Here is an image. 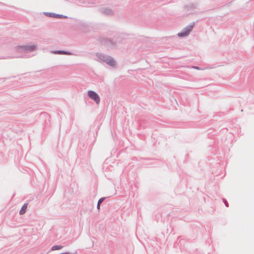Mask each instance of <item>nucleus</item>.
I'll use <instances>...</instances> for the list:
<instances>
[{"label":"nucleus","mask_w":254,"mask_h":254,"mask_svg":"<svg viewBox=\"0 0 254 254\" xmlns=\"http://www.w3.org/2000/svg\"><path fill=\"white\" fill-rule=\"evenodd\" d=\"M96 56L98 59V61H102L111 66L116 65V61L111 57L102 53H96Z\"/></svg>","instance_id":"1"},{"label":"nucleus","mask_w":254,"mask_h":254,"mask_svg":"<svg viewBox=\"0 0 254 254\" xmlns=\"http://www.w3.org/2000/svg\"><path fill=\"white\" fill-rule=\"evenodd\" d=\"M194 24L195 23L193 22L191 24L184 27L180 32L178 33V37L183 38L188 36L194 27Z\"/></svg>","instance_id":"2"},{"label":"nucleus","mask_w":254,"mask_h":254,"mask_svg":"<svg viewBox=\"0 0 254 254\" xmlns=\"http://www.w3.org/2000/svg\"><path fill=\"white\" fill-rule=\"evenodd\" d=\"M99 40L100 43L106 46H115L116 45L117 43L120 42L119 40H113L110 38H106V37H101L99 38Z\"/></svg>","instance_id":"3"},{"label":"nucleus","mask_w":254,"mask_h":254,"mask_svg":"<svg viewBox=\"0 0 254 254\" xmlns=\"http://www.w3.org/2000/svg\"><path fill=\"white\" fill-rule=\"evenodd\" d=\"M36 45H25L17 46V51L18 52H28L34 51L37 48Z\"/></svg>","instance_id":"4"},{"label":"nucleus","mask_w":254,"mask_h":254,"mask_svg":"<svg viewBox=\"0 0 254 254\" xmlns=\"http://www.w3.org/2000/svg\"><path fill=\"white\" fill-rule=\"evenodd\" d=\"M88 96L93 100L97 104H99L100 102V98L98 94L95 91L89 90L87 92Z\"/></svg>","instance_id":"5"},{"label":"nucleus","mask_w":254,"mask_h":254,"mask_svg":"<svg viewBox=\"0 0 254 254\" xmlns=\"http://www.w3.org/2000/svg\"><path fill=\"white\" fill-rule=\"evenodd\" d=\"M99 11L102 14L108 16L113 15L114 14V12L112 9L107 7H101L99 9Z\"/></svg>","instance_id":"6"},{"label":"nucleus","mask_w":254,"mask_h":254,"mask_svg":"<svg viewBox=\"0 0 254 254\" xmlns=\"http://www.w3.org/2000/svg\"><path fill=\"white\" fill-rule=\"evenodd\" d=\"M44 14L50 17H53L56 18H67V16L62 14H57L53 12H45Z\"/></svg>","instance_id":"7"},{"label":"nucleus","mask_w":254,"mask_h":254,"mask_svg":"<svg viewBox=\"0 0 254 254\" xmlns=\"http://www.w3.org/2000/svg\"><path fill=\"white\" fill-rule=\"evenodd\" d=\"M51 53L57 55H73L72 52L64 51V50H55L51 51Z\"/></svg>","instance_id":"8"},{"label":"nucleus","mask_w":254,"mask_h":254,"mask_svg":"<svg viewBox=\"0 0 254 254\" xmlns=\"http://www.w3.org/2000/svg\"><path fill=\"white\" fill-rule=\"evenodd\" d=\"M27 206H28V203H25V204H24V205H23L21 209L19 211L20 215H23L26 212Z\"/></svg>","instance_id":"9"},{"label":"nucleus","mask_w":254,"mask_h":254,"mask_svg":"<svg viewBox=\"0 0 254 254\" xmlns=\"http://www.w3.org/2000/svg\"><path fill=\"white\" fill-rule=\"evenodd\" d=\"M106 199V197H101V198H100L99 199V200L98 201V202H97V209L99 210L100 208V205L101 204V203Z\"/></svg>","instance_id":"10"},{"label":"nucleus","mask_w":254,"mask_h":254,"mask_svg":"<svg viewBox=\"0 0 254 254\" xmlns=\"http://www.w3.org/2000/svg\"><path fill=\"white\" fill-rule=\"evenodd\" d=\"M64 248L63 246L62 245H55L52 247L51 250L52 251H56V250H59Z\"/></svg>","instance_id":"11"},{"label":"nucleus","mask_w":254,"mask_h":254,"mask_svg":"<svg viewBox=\"0 0 254 254\" xmlns=\"http://www.w3.org/2000/svg\"><path fill=\"white\" fill-rule=\"evenodd\" d=\"M186 7L188 9H194L196 7V5L195 4L191 3L186 6Z\"/></svg>","instance_id":"12"},{"label":"nucleus","mask_w":254,"mask_h":254,"mask_svg":"<svg viewBox=\"0 0 254 254\" xmlns=\"http://www.w3.org/2000/svg\"><path fill=\"white\" fill-rule=\"evenodd\" d=\"M218 66L219 65H208V66H207L206 67H205V68L206 69H212V68H215Z\"/></svg>","instance_id":"13"},{"label":"nucleus","mask_w":254,"mask_h":254,"mask_svg":"<svg viewBox=\"0 0 254 254\" xmlns=\"http://www.w3.org/2000/svg\"><path fill=\"white\" fill-rule=\"evenodd\" d=\"M223 202L225 204V205L227 207H229V204H228V203L227 201V200L225 199V198H223Z\"/></svg>","instance_id":"14"},{"label":"nucleus","mask_w":254,"mask_h":254,"mask_svg":"<svg viewBox=\"0 0 254 254\" xmlns=\"http://www.w3.org/2000/svg\"><path fill=\"white\" fill-rule=\"evenodd\" d=\"M192 68L194 69H197V70H199L200 69L199 67L197 66H193Z\"/></svg>","instance_id":"15"}]
</instances>
